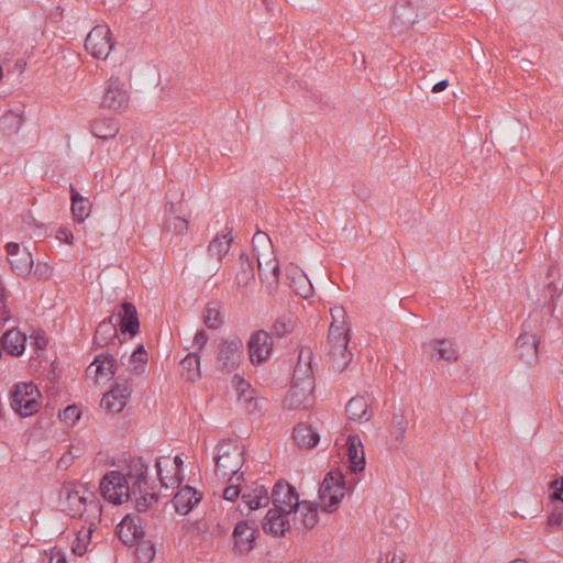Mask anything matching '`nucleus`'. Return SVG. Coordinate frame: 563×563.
<instances>
[{"label":"nucleus","mask_w":563,"mask_h":563,"mask_svg":"<svg viewBox=\"0 0 563 563\" xmlns=\"http://www.w3.org/2000/svg\"><path fill=\"white\" fill-rule=\"evenodd\" d=\"M5 249L12 271L21 277L30 275L34 266L31 252L26 247L14 242L8 243Z\"/></svg>","instance_id":"2eb2a0df"},{"label":"nucleus","mask_w":563,"mask_h":563,"mask_svg":"<svg viewBox=\"0 0 563 563\" xmlns=\"http://www.w3.org/2000/svg\"><path fill=\"white\" fill-rule=\"evenodd\" d=\"M349 340L350 336L347 335H338L334 338L328 335L325 345L327 360L338 372L344 371L352 360V353L347 350Z\"/></svg>","instance_id":"ddd939ff"},{"label":"nucleus","mask_w":563,"mask_h":563,"mask_svg":"<svg viewBox=\"0 0 563 563\" xmlns=\"http://www.w3.org/2000/svg\"><path fill=\"white\" fill-rule=\"evenodd\" d=\"M140 497H136L135 507L137 511H146L153 504H155L158 499L155 493H148L147 490L139 494Z\"/></svg>","instance_id":"09e8293b"},{"label":"nucleus","mask_w":563,"mask_h":563,"mask_svg":"<svg viewBox=\"0 0 563 563\" xmlns=\"http://www.w3.org/2000/svg\"><path fill=\"white\" fill-rule=\"evenodd\" d=\"M449 86V82L448 80H441L439 82H437L433 87H432V92H441L443 90H445Z\"/></svg>","instance_id":"69168bd1"},{"label":"nucleus","mask_w":563,"mask_h":563,"mask_svg":"<svg viewBox=\"0 0 563 563\" xmlns=\"http://www.w3.org/2000/svg\"><path fill=\"white\" fill-rule=\"evenodd\" d=\"M34 276L37 279H46L51 275V267L47 263L38 262L33 271Z\"/></svg>","instance_id":"4d7b16f0"},{"label":"nucleus","mask_w":563,"mask_h":563,"mask_svg":"<svg viewBox=\"0 0 563 563\" xmlns=\"http://www.w3.org/2000/svg\"><path fill=\"white\" fill-rule=\"evenodd\" d=\"M91 133L98 139H113L119 133V125L112 120H98L91 124Z\"/></svg>","instance_id":"4c0bfd02"},{"label":"nucleus","mask_w":563,"mask_h":563,"mask_svg":"<svg viewBox=\"0 0 563 563\" xmlns=\"http://www.w3.org/2000/svg\"><path fill=\"white\" fill-rule=\"evenodd\" d=\"M184 461L180 456L164 455L156 460L155 467L162 487L174 488L181 482L180 467Z\"/></svg>","instance_id":"f8f14e48"},{"label":"nucleus","mask_w":563,"mask_h":563,"mask_svg":"<svg viewBox=\"0 0 563 563\" xmlns=\"http://www.w3.org/2000/svg\"><path fill=\"white\" fill-rule=\"evenodd\" d=\"M552 498L563 501V477L551 483Z\"/></svg>","instance_id":"13d9d810"},{"label":"nucleus","mask_w":563,"mask_h":563,"mask_svg":"<svg viewBox=\"0 0 563 563\" xmlns=\"http://www.w3.org/2000/svg\"><path fill=\"white\" fill-rule=\"evenodd\" d=\"M258 530L254 522L249 520L239 521L233 530V550L238 554H247L254 548Z\"/></svg>","instance_id":"dca6fc26"},{"label":"nucleus","mask_w":563,"mask_h":563,"mask_svg":"<svg viewBox=\"0 0 563 563\" xmlns=\"http://www.w3.org/2000/svg\"><path fill=\"white\" fill-rule=\"evenodd\" d=\"M423 349L437 362L454 363L459 360L456 344L449 339H433L424 343Z\"/></svg>","instance_id":"a211bd4d"},{"label":"nucleus","mask_w":563,"mask_h":563,"mask_svg":"<svg viewBox=\"0 0 563 563\" xmlns=\"http://www.w3.org/2000/svg\"><path fill=\"white\" fill-rule=\"evenodd\" d=\"M147 352L142 344H139L130 356V369L135 374H142L147 364Z\"/></svg>","instance_id":"79ce46f5"},{"label":"nucleus","mask_w":563,"mask_h":563,"mask_svg":"<svg viewBox=\"0 0 563 563\" xmlns=\"http://www.w3.org/2000/svg\"><path fill=\"white\" fill-rule=\"evenodd\" d=\"M247 350L253 365L267 362L273 352V340L269 333L264 330L252 333L247 342Z\"/></svg>","instance_id":"4468645a"},{"label":"nucleus","mask_w":563,"mask_h":563,"mask_svg":"<svg viewBox=\"0 0 563 563\" xmlns=\"http://www.w3.org/2000/svg\"><path fill=\"white\" fill-rule=\"evenodd\" d=\"M292 438L296 444L301 449H311L316 446L320 437L311 426L299 423L294 428Z\"/></svg>","instance_id":"7c9ffc66"},{"label":"nucleus","mask_w":563,"mask_h":563,"mask_svg":"<svg viewBox=\"0 0 563 563\" xmlns=\"http://www.w3.org/2000/svg\"><path fill=\"white\" fill-rule=\"evenodd\" d=\"M539 320L531 317L523 323L522 333L517 339V352L527 364H534L538 357Z\"/></svg>","instance_id":"9d476101"},{"label":"nucleus","mask_w":563,"mask_h":563,"mask_svg":"<svg viewBox=\"0 0 563 563\" xmlns=\"http://www.w3.org/2000/svg\"><path fill=\"white\" fill-rule=\"evenodd\" d=\"M296 291L299 296L302 298H309L312 295V285L311 283L306 278L299 287L296 288Z\"/></svg>","instance_id":"052dcab7"},{"label":"nucleus","mask_w":563,"mask_h":563,"mask_svg":"<svg viewBox=\"0 0 563 563\" xmlns=\"http://www.w3.org/2000/svg\"><path fill=\"white\" fill-rule=\"evenodd\" d=\"M114 43L111 37V30L108 25H96L87 35L85 41L86 51L97 59H107Z\"/></svg>","instance_id":"9b49d317"},{"label":"nucleus","mask_w":563,"mask_h":563,"mask_svg":"<svg viewBox=\"0 0 563 563\" xmlns=\"http://www.w3.org/2000/svg\"><path fill=\"white\" fill-rule=\"evenodd\" d=\"M254 282V271L251 258L246 254L240 255V271L236 274L239 287L246 288Z\"/></svg>","instance_id":"58836bf2"},{"label":"nucleus","mask_w":563,"mask_h":563,"mask_svg":"<svg viewBox=\"0 0 563 563\" xmlns=\"http://www.w3.org/2000/svg\"><path fill=\"white\" fill-rule=\"evenodd\" d=\"M252 243L257 256L258 253L267 254L272 252V242L265 232L257 231L253 236Z\"/></svg>","instance_id":"a18cd8bd"},{"label":"nucleus","mask_w":563,"mask_h":563,"mask_svg":"<svg viewBox=\"0 0 563 563\" xmlns=\"http://www.w3.org/2000/svg\"><path fill=\"white\" fill-rule=\"evenodd\" d=\"M11 318L10 311L5 303V294L2 282L0 280V324H4Z\"/></svg>","instance_id":"603ef678"},{"label":"nucleus","mask_w":563,"mask_h":563,"mask_svg":"<svg viewBox=\"0 0 563 563\" xmlns=\"http://www.w3.org/2000/svg\"><path fill=\"white\" fill-rule=\"evenodd\" d=\"M243 481V473L233 477L231 485L223 490V498L228 501H234L241 494L240 482Z\"/></svg>","instance_id":"8fccbe9b"},{"label":"nucleus","mask_w":563,"mask_h":563,"mask_svg":"<svg viewBox=\"0 0 563 563\" xmlns=\"http://www.w3.org/2000/svg\"><path fill=\"white\" fill-rule=\"evenodd\" d=\"M511 563H527V562L522 559H516Z\"/></svg>","instance_id":"338daca9"},{"label":"nucleus","mask_w":563,"mask_h":563,"mask_svg":"<svg viewBox=\"0 0 563 563\" xmlns=\"http://www.w3.org/2000/svg\"><path fill=\"white\" fill-rule=\"evenodd\" d=\"M209 341V335L205 330H198L194 336L192 340V349L194 352H197L199 354L200 351L203 350V347L207 345Z\"/></svg>","instance_id":"5fc2aeb1"},{"label":"nucleus","mask_w":563,"mask_h":563,"mask_svg":"<svg viewBox=\"0 0 563 563\" xmlns=\"http://www.w3.org/2000/svg\"><path fill=\"white\" fill-rule=\"evenodd\" d=\"M84 450L80 445H75V444H71L67 451V453L74 459H78L79 456H81Z\"/></svg>","instance_id":"0e129e2a"},{"label":"nucleus","mask_w":563,"mask_h":563,"mask_svg":"<svg viewBox=\"0 0 563 563\" xmlns=\"http://www.w3.org/2000/svg\"><path fill=\"white\" fill-rule=\"evenodd\" d=\"M120 540L128 545H134L144 536L139 516L126 515L117 527Z\"/></svg>","instance_id":"412c9836"},{"label":"nucleus","mask_w":563,"mask_h":563,"mask_svg":"<svg viewBox=\"0 0 563 563\" xmlns=\"http://www.w3.org/2000/svg\"><path fill=\"white\" fill-rule=\"evenodd\" d=\"M117 336V325L112 317L101 321L96 330L95 341L100 346H106Z\"/></svg>","instance_id":"c9c22d12"},{"label":"nucleus","mask_w":563,"mask_h":563,"mask_svg":"<svg viewBox=\"0 0 563 563\" xmlns=\"http://www.w3.org/2000/svg\"><path fill=\"white\" fill-rule=\"evenodd\" d=\"M257 264L262 283L266 284L269 294L274 292L278 286V261L273 256V252L258 253Z\"/></svg>","instance_id":"6ab92c4d"},{"label":"nucleus","mask_w":563,"mask_h":563,"mask_svg":"<svg viewBox=\"0 0 563 563\" xmlns=\"http://www.w3.org/2000/svg\"><path fill=\"white\" fill-rule=\"evenodd\" d=\"M418 18L416 7L411 2L402 1L396 4L394 19L404 26H411Z\"/></svg>","instance_id":"72a5a7b5"},{"label":"nucleus","mask_w":563,"mask_h":563,"mask_svg":"<svg viewBox=\"0 0 563 563\" xmlns=\"http://www.w3.org/2000/svg\"><path fill=\"white\" fill-rule=\"evenodd\" d=\"M1 344L8 354L19 356L25 350L26 335L14 328L10 329L2 335Z\"/></svg>","instance_id":"a878e982"},{"label":"nucleus","mask_w":563,"mask_h":563,"mask_svg":"<svg viewBox=\"0 0 563 563\" xmlns=\"http://www.w3.org/2000/svg\"><path fill=\"white\" fill-rule=\"evenodd\" d=\"M548 525L552 528H562L563 526V514L559 511H553L548 517Z\"/></svg>","instance_id":"bf43d9fd"},{"label":"nucleus","mask_w":563,"mask_h":563,"mask_svg":"<svg viewBox=\"0 0 563 563\" xmlns=\"http://www.w3.org/2000/svg\"><path fill=\"white\" fill-rule=\"evenodd\" d=\"M56 238L59 240V241H64L65 243L67 244H73V241H74V235L73 233L66 229V228H60L58 231H57V234H56Z\"/></svg>","instance_id":"680f3d73"},{"label":"nucleus","mask_w":563,"mask_h":563,"mask_svg":"<svg viewBox=\"0 0 563 563\" xmlns=\"http://www.w3.org/2000/svg\"><path fill=\"white\" fill-rule=\"evenodd\" d=\"M115 358L110 354L97 355L93 362L87 368V373L91 375L96 382L110 380L115 373Z\"/></svg>","instance_id":"4be33fe9"},{"label":"nucleus","mask_w":563,"mask_h":563,"mask_svg":"<svg viewBox=\"0 0 563 563\" xmlns=\"http://www.w3.org/2000/svg\"><path fill=\"white\" fill-rule=\"evenodd\" d=\"M40 393L33 383H19L10 393L11 408L21 417H29L40 408Z\"/></svg>","instance_id":"1a4fd4ad"},{"label":"nucleus","mask_w":563,"mask_h":563,"mask_svg":"<svg viewBox=\"0 0 563 563\" xmlns=\"http://www.w3.org/2000/svg\"><path fill=\"white\" fill-rule=\"evenodd\" d=\"M233 383L235 385V390H236V394H238V399L240 397H245V396H247V394L254 391V389L252 388L250 383H247L243 377H241L239 375H234L233 376Z\"/></svg>","instance_id":"3c124183"},{"label":"nucleus","mask_w":563,"mask_h":563,"mask_svg":"<svg viewBox=\"0 0 563 563\" xmlns=\"http://www.w3.org/2000/svg\"><path fill=\"white\" fill-rule=\"evenodd\" d=\"M330 314L332 318L328 335L331 338L338 335H347L350 336V327L346 321V312L343 307L335 306L330 310Z\"/></svg>","instance_id":"2f4dec72"},{"label":"nucleus","mask_w":563,"mask_h":563,"mask_svg":"<svg viewBox=\"0 0 563 563\" xmlns=\"http://www.w3.org/2000/svg\"><path fill=\"white\" fill-rule=\"evenodd\" d=\"M59 504L63 511L70 517H80L85 521L101 517V506L95 493L82 484H64L59 494Z\"/></svg>","instance_id":"f03ea898"},{"label":"nucleus","mask_w":563,"mask_h":563,"mask_svg":"<svg viewBox=\"0 0 563 563\" xmlns=\"http://www.w3.org/2000/svg\"><path fill=\"white\" fill-rule=\"evenodd\" d=\"M203 322L205 324L211 329L217 330L223 324V316L221 311V307L217 302H210L203 310Z\"/></svg>","instance_id":"ea45409f"},{"label":"nucleus","mask_w":563,"mask_h":563,"mask_svg":"<svg viewBox=\"0 0 563 563\" xmlns=\"http://www.w3.org/2000/svg\"><path fill=\"white\" fill-rule=\"evenodd\" d=\"M201 495L192 487H183L173 498L176 511L187 515L200 501Z\"/></svg>","instance_id":"393cba45"},{"label":"nucleus","mask_w":563,"mask_h":563,"mask_svg":"<svg viewBox=\"0 0 563 563\" xmlns=\"http://www.w3.org/2000/svg\"><path fill=\"white\" fill-rule=\"evenodd\" d=\"M243 360V342L238 336L221 339L216 346V367L221 372L231 373Z\"/></svg>","instance_id":"0eeeda50"},{"label":"nucleus","mask_w":563,"mask_h":563,"mask_svg":"<svg viewBox=\"0 0 563 563\" xmlns=\"http://www.w3.org/2000/svg\"><path fill=\"white\" fill-rule=\"evenodd\" d=\"M345 411L351 421L367 422L372 418V413L368 411V404L362 396L351 398L345 407Z\"/></svg>","instance_id":"cd10ccee"},{"label":"nucleus","mask_w":563,"mask_h":563,"mask_svg":"<svg viewBox=\"0 0 563 563\" xmlns=\"http://www.w3.org/2000/svg\"><path fill=\"white\" fill-rule=\"evenodd\" d=\"M42 563H67L65 554L56 548L45 551Z\"/></svg>","instance_id":"864d4df0"},{"label":"nucleus","mask_w":563,"mask_h":563,"mask_svg":"<svg viewBox=\"0 0 563 563\" xmlns=\"http://www.w3.org/2000/svg\"><path fill=\"white\" fill-rule=\"evenodd\" d=\"M213 460L216 475L233 481L244 463L243 449L235 442L221 441L216 448Z\"/></svg>","instance_id":"7ed1b4c3"},{"label":"nucleus","mask_w":563,"mask_h":563,"mask_svg":"<svg viewBox=\"0 0 563 563\" xmlns=\"http://www.w3.org/2000/svg\"><path fill=\"white\" fill-rule=\"evenodd\" d=\"M130 87L125 79L112 75L104 84L100 104L114 113L125 111L130 102Z\"/></svg>","instance_id":"423d86ee"},{"label":"nucleus","mask_w":563,"mask_h":563,"mask_svg":"<svg viewBox=\"0 0 563 563\" xmlns=\"http://www.w3.org/2000/svg\"><path fill=\"white\" fill-rule=\"evenodd\" d=\"M100 492L106 500L114 505L128 501L133 495L126 476L119 471H110L101 478Z\"/></svg>","instance_id":"6e6552de"},{"label":"nucleus","mask_w":563,"mask_h":563,"mask_svg":"<svg viewBox=\"0 0 563 563\" xmlns=\"http://www.w3.org/2000/svg\"><path fill=\"white\" fill-rule=\"evenodd\" d=\"M60 418L67 423H75L80 418V411L76 406H68L60 413Z\"/></svg>","instance_id":"6e6d98bb"},{"label":"nucleus","mask_w":563,"mask_h":563,"mask_svg":"<svg viewBox=\"0 0 563 563\" xmlns=\"http://www.w3.org/2000/svg\"><path fill=\"white\" fill-rule=\"evenodd\" d=\"M349 467L353 473L363 472L365 468V452L361 438L350 434L346 439Z\"/></svg>","instance_id":"5701e85b"},{"label":"nucleus","mask_w":563,"mask_h":563,"mask_svg":"<svg viewBox=\"0 0 563 563\" xmlns=\"http://www.w3.org/2000/svg\"><path fill=\"white\" fill-rule=\"evenodd\" d=\"M243 503L251 510H256L262 507L268 506L272 501V494H268L267 488L263 485H255L250 492L242 494Z\"/></svg>","instance_id":"c85d7f7f"},{"label":"nucleus","mask_w":563,"mask_h":563,"mask_svg":"<svg viewBox=\"0 0 563 563\" xmlns=\"http://www.w3.org/2000/svg\"><path fill=\"white\" fill-rule=\"evenodd\" d=\"M99 520L100 519L88 520V528L85 531L78 532L77 537L71 543V551L74 554L81 556L87 552L91 539V533L93 531V527L96 526V521Z\"/></svg>","instance_id":"e433bc0d"},{"label":"nucleus","mask_w":563,"mask_h":563,"mask_svg":"<svg viewBox=\"0 0 563 563\" xmlns=\"http://www.w3.org/2000/svg\"><path fill=\"white\" fill-rule=\"evenodd\" d=\"M233 238L231 233L217 234L209 243L208 253L210 256L221 260L230 250Z\"/></svg>","instance_id":"f704fd0d"},{"label":"nucleus","mask_w":563,"mask_h":563,"mask_svg":"<svg viewBox=\"0 0 563 563\" xmlns=\"http://www.w3.org/2000/svg\"><path fill=\"white\" fill-rule=\"evenodd\" d=\"M407 419L402 411L395 412L391 419V434L398 441L402 442L407 431Z\"/></svg>","instance_id":"37998d69"},{"label":"nucleus","mask_w":563,"mask_h":563,"mask_svg":"<svg viewBox=\"0 0 563 563\" xmlns=\"http://www.w3.org/2000/svg\"><path fill=\"white\" fill-rule=\"evenodd\" d=\"M295 328V323L290 318L282 317L275 321L272 332L278 338H283L290 333Z\"/></svg>","instance_id":"49530a36"},{"label":"nucleus","mask_w":563,"mask_h":563,"mask_svg":"<svg viewBox=\"0 0 563 563\" xmlns=\"http://www.w3.org/2000/svg\"><path fill=\"white\" fill-rule=\"evenodd\" d=\"M24 123V110L22 107L7 111L0 118V130L7 135L16 134Z\"/></svg>","instance_id":"c756f323"},{"label":"nucleus","mask_w":563,"mask_h":563,"mask_svg":"<svg viewBox=\"0 0 563 563\" xmlns=\"http://www.w3.org/2000/svg\"><path fill=\"white\" fill-rule=\"evenodd\" d=\"M121 308L122 311L119 312L121 331L134 336L140 330L136 308L131 302H123Z\"/></svg>","instance_id":"bb28decb"},{"label":"nucleus","mask_w":563,"mask_h":563,"mask_svg":"<svg viewBox=\"0 0 563 563\" xmlns=\"http://www.w3.org/2000/svg\"><path fill=\"white\" fill-rule=\"evenodd\" d=\"M180 364L187 380H195L200 377V355L197 352L189 353Z\"/></svg>","instance_id":"a19ab883"},{"label":"nucleus","mask_w":563,"mask_h":563,"mask_svg":"<svg viewBox=\"0 0 563 563\" xmlns=\"http://www.w3.org/2000/svg\"><path fill=\"white\" fill-rule=\"evenodd\" d=\"M314 380L311 371L298 365L294 373L290 390L286 395L285 405L289 409H306L313 402Z\"/></svg>","instance_id":"20e7f679"},{"label":"nucleus","mask_w":563,"mask_h":563,"mask_svg":"<svg viewBox=\"0 0 563 563\" xmlns=\"http://www.w3.org/2000/svg\"><path fill=\"white\" fill-rule=\"evenodd\" d=\"M345 495V479L343 474L333 470L325 474L319 492V503L316 507H320L322 511L333 512L338 509L340 503Z\"/></svg>","instance_id":"39448f33"},{"label":"nucleus","mask_w":563,"mask_h":563,"mask_svg":"<svg viewBox=\"0 0 563 563\" xmlns=\"http://www.w3.org/2000/svg\"><path fill=\"white\" fill-rule=\"evenodd\" d=\"M71 213L74 220L82 223L90 216V206L86 199L70 185Z\"/></svg>","instance_id":"473e14b6"},{"label":"nucleus","mask_w":563,"mask_h":563,"mask_svg":"<svg viewBox=\"0 0 563 563\" xmlns=\"http://www.w3.org/2000/svg\"><path fill=\"white\" fill-rule=\"evenodd\" d=\"M132 394L131 385L128 382L115 383L101 399L100 406L111 413L121 412Z\"/></svg>","instance_id":"f3484780"},{"label":"nucleus","mask_w":563,"mask_h":563,"mask_svg":"<svg viewBox=\"0 0 563 563\" xmlns=\"http://www.w3.org/2000/svg\"><path fill=\"white\" fill-rule=\"evenodd\" d=\"M74 461L75 460L66 452L57 461V467L59 470L66 471L74 463Z\"/></svg>","instance_id":"e2e57ef3"},{"label":"nucleus","mask_w":563,"mask_h":563,"mask_svg":"<svg viewBox=\"0 0 563 563\" xmlns=\"http://www.w3.org/2000/svg\"><path fill=\"white\" fill-rule=\"evenodd\" d=\"M189 230V221L180 216V206L169 203L166 207L165 231L175 235H185Z\"/></svg>","instance_id":"b1692460"},{"label":"nucleus","mask_w":563,"mask_h":563,"mask_svg":"<svg viewBox=\"0 0 563 563\" xmlns=\"http://www.w3.org/2000/svg\"><path fill=\"white\" fill-rule=\"evenodd\" d=\"M147 470L148 465L143 457H135L130 461L128 472L124 475L128 478L133 495L148 490Z\"/></svg>","instance_id":"aec40b11"},{"label":"nucleus","mask_w":563,"mask_h":563,"mask_svg":"<svg viewBox=\"0 0 563 563\" xmlns=\"http://www.w3.org/2000/svg\"><path fill=\"white\" fill-rule=\"evenodd\" d=\"M272 504L263 519L262 528L265 533L279 538L287 532L301 529H312L319 520L316 504L300 501L296 488L286 482H277L272 490Z\"/></svg>","instance_id":"f257e3e1"},{"label":"nucleus","mask_w":563,"mask_h":563,"mask_svg":"<svg viewBox=\"0 0 563 563\" xmlns=\"http://www.w3.org/2000/svg\"><path fill=\"white\" fill-rule=\"evenodd\" d=\"M136 556L140 562L150 563L155 556V548L150 542H141L136 547Z\"/></svg>","instance_id":"de8ad7c7"},{"label":"nucleus","mask_w":563,"mask_h":563,"mask_svg":"<svg viewBox=\"0 0 563 563\" xmlns=\"http://www.w3.org/2000/svg\"><path fill=\"white\" fill-rule=\"evenodd\" d=\"M240 405L250 413L258 412L262 410L263 399L257 397L256 391L247 394L245 397H240Z\"/></svg>","instance_id":"c03bdc74"}]
</instances>
